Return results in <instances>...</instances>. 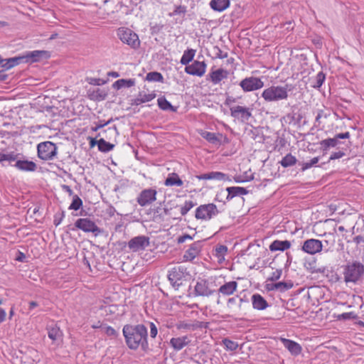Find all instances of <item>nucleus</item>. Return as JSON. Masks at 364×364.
Returning <instances> with one entry per match:
<instances>
[{"label": "nucleus", "mask_w": 364, "mask_h": 364, "mask_svg": "<svg viewBox=\"0 0 364 364\" xmlns=\"http://www.w3.org/2000/svg\"><path fill=\"white\" fill-rule=\"evenodd\" d=\"M122 333L129 349L136 350L140 348L145 353L150 350L148 331L144 324H126L123 326Z\"/></svg>", "instance_id": "f257e3e1"}, {"label": "nucleus", "mask_w": 364, "mask_h": 364, "mask_svg": "<svg viewBox=\"0 0 364 364\" xmlns=\"http://www.w3.org/2000/svg\"><path fill=\"white\" fill-rule=\"evenodd\" d=\"M294 88L291 84H286L284 86L272 85L263 90L262 97L267 102L285 100L289 97L288 92Z\"/></svg>", "instance_id": "f03ea898"}, {"label": "nucleus", "mask_w": 364, "mask_h": 364, "mask_svg": "<svg viewBox=\"0 0 364 364\" xmlns=\"http://www.w3.org/2000/svg\"><path fill=\"white\" fill-rule=\"evenodd\" d=\"M343 274L346 283L356 284L363 278L364 265L358 261L348 262L343 266Z\"/></svg>", "instance_id": "7ed1b4c3"}, {"label": "nucleus", "mask_w": 364, "mask_h": 364, "mask_svg": "<svg viewBox=\"0 0 364 364\" xmlns=\"http://www.w3.org/2000/svg\"><path fill=\"white\" fill-rule=\"evenodd\" d=\"M191 276L187 267L183 265L175 266L168 272V279L171 286L178 290L182 286L183 282Z\"/></svg>", "instance_id": "20e7f679"}, {"label": "nucleus", "mask_w": 364, "mask_h": 364, "mask_svg": "<svg viewBox=\"0 0 364 364\" xmlns=\"http://www.w3.org/2000/svg\"><path fill=\"white\" fill-rule=\"evenodd\" d=\"M119 38L131 48L136 49L139 47L140 41L138 35L127 28H119L117 31Z\"/></svg>", "instance_id": "39448f33"}, {"label": "nucleus", "mask_w": 364, "mask_h": 364, "mask_svg": "<svg viewBox=\"0 0 364 364\" xmlns=\"http://www.w3.org/2000/svg\"><path fill=\"white\" fill-rule=\"evenodd\" d=\"M38 156L44 161L52 160L57 154L56 145L49 141L41 142L37 146Z\"/></svg>", "instance_id": "423d86ee"}, {"label": "nucleus", "mask_w": 364, "mask_h": 364, "mask_svg": "<svg viewBox=\"0 0 364 364\" xmlns=\"http://www.w3.org/2000/svg\"><path fill=\"white\" fill-rule=\"evenodd\" d=\"M70 229L72 230L79 229L85 232H92L95 236H97L102 232L95 223L88 218L77 219L75 223V227Z\"/></svg>", "instance_id": "0eeeda50"}, {"label": "nucleus", "mask_w": 364, "mask_h": 364, "mask_svg": "<svg viewBox=\"0 0 364 364\" xmlns=\"http://www.w3.org/2000/svg\"><path fill=\"white\" fill-rule=\"evenodd\" d=\"M219 210L214 203H208L199 205L195 213V217L198 220H208L217 215Z\"/></svg>", "instance_id": "6e6552de"}, {"label": "nucleus", "mask_w": 364, "mask_h": 364, "mask_svg": "<svg viewBox=\"0 0 364 364\" xmlns=\"http://www.w3.org/2000/svg\"><path fill=\"white\" fill-rule=\"evenodd\" d=\"M252 108L240 105L232 106L230 107V116L240 123H247L249 119L252 117Z\"/></svg>", "instance_id": "1a4fd4ad"}, {"label": "nucleus", "mask_w": 364, "mask_h": 364, "mask_svg": "<svg viewBox=\"0 0 364 364\" xmlns=\"http://www.w3.org/2000/svg\"><path fill=\"white\" fill-rule=\"evenodd\" d=\"M240 86L244 92L257 90L264 87V82L259 77H245L240 82Z\"/></svg>", "instance_id": "9d476101"}, {"label": "nucleus", "mask_w": 364, "mask_h": 364, "mask_svg": "<svg viewBox=\"0 0 364 364\" xmlns=\"http://www.w3.org/2000/svg\"><path fill=\"white\" fill-rule=\"evenodd\" d=\"M157 191L154 188H146L140 192L136 201L141 207L147 206L156 200Z\"/></svg>", "instance_id": "9b49d317"}, {"label": "nucleus", "mask_w": 364, "mask_h": 364, "mask_svg": "<svg viewBox=\"0 0 364 364\" xmlns=\"http://www.w3.org/2000/svg\"><path fill=\"white\" fill-rule=\"evenodd\" d=\"M150 244L149 237L139 235L132 238L128 242V247L132 252H139L145 250Z\"/></svg>", "instance_id": "f8f14e48"}, {"label": "nucleus", "mask_w": 364, "mask_h": 364, "mask_svg": "<svg viewBox=\"0 0 364 364\" xmlns=\"http://www.w3.org/2000/svg\"><path fill=\"white\" fill-rule=\"evenodd\" d=\"M209 287V282L205 279L199 278L194 287V295L196 296H210L214 293Z\"/></svg>", "instance_id": "ddd939ff"}, {"label": "nucleus", "mask_w": 364, "mask_h": 364, "mask_svg": "<svg viewBox=\"0 0 364 364\" xmlns=\"http://www.w3.org/2000/svg\"><path fill=\"white\" fill-rule=\"evenodd\" d=\"M206 67L204 61L194 60L192 64L185 67V72L191 75L202 77L205 73Z\"/></svg>", "instance_id": "4468645a"}, {"label": "nucleus", "mask_w": 364, "mask_h": 364, "mask_svg": "<svg viewBox=\"0 0 364 364\" xmlns=\"http://www.w3.org/2000/svg\"><path fill=\"white\" fill-rule=\"evenodd\" d=\"M322 242L317 239H308L304 242L301 250L309 255H315L322 250Z\"/></svg>", "instance_id": "2eb2a0df"}, {"label": "nucleus", "mask_w": 364, "mask_h": 364, "mask_svg": "<svg viewBox=\"0 0 364 364\" xmlns=\"http://www.w3.org/2000/svg\"><path fill=\"white\" fill-rule=\"evenodd\" d=\"M50 56V53L47 50H33L28 51L25 53L26 63H32L39 62L43 59H48Z\"/></svg>", "instance_id": "dca6fc26"}, {"label": "nucleus", "mask_w": 364, "mask_h": 364, "mask_svg": "<svg viewBox=\"0 0 364 364\" xmlns=\"http://www.w3.org/2000/svg\"><path fill=\"white\" fill-rule=\"evenodd\" d=\"M199 180H217L224 181H231L230 176L220 171H211L209 173L198 175L196 176Z\"/></svg>", "instance_id": "f3484780"}, {"label": "nucleus", "mask_w": 364, "mask_h": 364, "mask_svg": "<svg viewBox=\"0 0 364 364\" xmlns=\"http://www.w3.org/2000/svg\"><path fill=\"white\" fill-rule=\"evenodd\" d=\"M117 134V129L115 126L113 127H108L106 129H102L98 133L95 138H90V146L91 147H94L95 145L98 146L100 139H97V138L101 135L105 136L106 139H110L111 136H116Z\"/></svg>", "instance_id": "a211bd4d"}, {"label": "nucleus", "mask_w": 364, "mask_h": 364, "mask_svg": "<svg viewBox=\"0 0 364 364\" xmlns=\"http://www.w3.org/2000/svg\"><path fill=\"white\" fill-rule=\"evenodd\" d=\"M202 247L201 242L196 241L191 245L189 248L185 252L183 255V259L185 261L193 260L200 252Z\"/></svg>", "instance_id": "6ab92c4d"}, {"label": "nucleus", "mask_w": 364, "mask_h": 364, "mask_svg": "<svg viewBox=\"0 0 364 364\" xmlns=\"http://www.w3.org/2000/svg\"><path fill=\"white\" fill-rule=\"evenodd\" d=\"M48 336L53 343L62 342L63 333L57 324H52L47 326Z\"/></svg>", "instance_id": "aec40b11"}, {"label": "nucleus", "mask_w": 364, "mask_h": 364, "mask_svg": "<svg viewBox=\"0 0 364 364\" xmlns=\"http://www.w3.org/2000/svg\"><path fill=\"white\" fill-rule=\"evenodd\" d=\"M229 72L223 68H219L215 70H211L209 73V77L210 81L214 85L219 84L223 80L226 79L228 77Z\"/></svg>", "instance_id": "412c9836"}, {"label": "nucleus", "mask_w": 364, "mask_h": 364, "mask_svg": "<svg viewBox=\"0 0 364 364\" xmlns=\"http://www.w3.org/2000/svg\"><path fill=\"white\" fill-rule=\"evenodd\" d=\"M191 343V340L187 336L181 337L172 338L170 340V346L176 350L179 351L182 350L185 346H188Z\"/></svg>", "instance_id": "4be33fe9"}, {"label": "nucleus", "mask_w": 364, "mask_h": 364, "mask_svg": "<svg viewBox=\"0 0 364 364\" xmlns=\"http://www.w3.org/2000/svg\"><path fill=\"white\" fill-rule=\"evenodd\" d=\"M17 169L22 171H35L37 168V165L32 161L28 160H17L14 165Z\"/></svg>", "instance_id": "5701e85b"}, {"label": "nucleus", "mask_w": 364, "mask_h": 364, "mask_svg": "<svg viewBox=\"0 0 364 364\" xmlns=\"http://www.w3.org/2000/svg\"><path fill=\"white\" fill-rule=\"evenodd\" d=\"M282 342L291 355H298L301 353V346L298 343L287 338H282Z\"/></svg>", "instance_id": "b1692460"}, {"label": "nucleus", "mask_w": 364, "mask_h": 364, "mask_svg": "<svg viewBox=\"0 0 364 364\" xmlns=\"http://www.w3.org/2000/svg\"><path fill=\"white\" fill-rule=\"evenodd\" d=\"M291 243L289 240H274L269 245V249L271 252L285 251L291 247Z\"/></svg>", "instance_id": "393cba45"}, {"label": "nucleus", "mask_w": 364, "mask_h": 364, "mask_svg": "<svg viewBox=\"0 0 364 364\" xmlns=\"http://www.w3.org/2000/svg\"><path fill=\"white\" fill-rule=\"evenodd\" d=\"M226 191L228 192V196L226 197V200L228 201H230L236 196H245L249 193V191L245 188L240 186L228 187Z\"/></svg>", "instance_id": "a878e982"}, {"label": "nucleus", "mask_w": 364, "mask_h": 364, "mask_svg": "<svg viewBox=\"0 0 364 364\" xmlns=\"http://www.w3.org/2000/svg\"><path fill=\"white\" fill-rule=\"evenodd\" d=\"M252 307L257 310H264L268 307V303L259 294H255L252 296Z\"/></svg>", "instance_id": "bb28decb"}, {"label": "nucleus", "mask_w": 364, "mask_h": 364, "mask_svg": "<svg viewBox=\"0 0 364 364\" xmlns=\"http://www.w3.org/2000/svg\"><path fill=\"white\" fill-rule=\"evenodd\" d=\"M209 6L214 11L223 12L230 6V0H211Z\"/></svg>", "instance_id": "cd10ccee"}, {"label": "nucleus", "mask_w": 364, "mask_h": 364, "mask_svg": "<svg viewBox=\"0 0 364 364\" xmlns=\"http://www.w3.org/2000/svg\"><path fill=\"white\" fill-rule=\"evenodd\" d=\"M237 287V283L235 281H231L220 286L218 291L224 296H230L236 291Z\"/></svg>", "instance_id": "c85d7f7f"}, {"label": "nucleus", "mask_w": 364, "mask_h": 364, "mask_svg": "<svg viewBox=\"0 0 364 364\" xmlns=\"http://www.w3.org/2000/svg\"><path fill=\"white\" fill-rule=\"evenodd\" d=\"M340 141H337L335 137L323 139L319 142L320 149L323 154H326L331 148L336 147Z\"/></svg>", "instance_id": "c756f323"}, {"label": "nucleus", "mask_w": 364, "mask_h": 364, "mask_svg": "<svg viewBox=\"0 0 364 364\" xmlns=\"http://www.w3.org/2000/svg\"><path fill=\"white\" fill-rule=\"evenodd\" d=\"M183 184V181L176 173H169L164 181L166 186H181Z\"/></svg>", "instance_id": "7c9ffc66"}, {"label": "nucleus", "mask_w": 364, "mask_h": 364, "mask_svg": "<svg viewBox=\"0 0 364 364\" xmlns=\"http://www.w3.org/2000/svg\"><path fill=\"white\" fill-rule=\"evenodd\" d=\"M196 205V203L191 200H185L182 204H177L175 208H178L182 216L186 215L188 211Z\"/></svg>", "instance_id": "2f4dec72"}, {"label": "nucleus", "mask_w": 364, "mask_h": 364, "mask_svg": "<svg viewBox=\"0 0 364 364\" xmlns=\"http://www.w3.org/2000/svg\"><path fill=\"white\" fill-rule=\"evenodd\" d=\"M134 84V79H119L113 83L112 87L115 90H120L122 87H131Z\"/></svg>", "instance_id": "473e14b6"}, {"label": "nucleus", "mask_w": 364, "mask_h": 364, "mask_svg": "<svg viewBox=\"0 0 364 364\" xmlns=\"http://www.w3.org/2000/svg\"><path fill=\"white\" fill-rule=\"evenodd\" d=\"M203 137L208 142L213 144H222V140L219 138L218 133H213L210 132H205L202 134Z\"/></svg>", "instance_id": "72a5a7b5"}, {"label": "nucleus", "mask_w": 364, "mask_h": 364, "mask_svg": "<svg viewBox=\"0 0 364 364\" xmlns=\"http://www.w3.org/2000/svg\"><path fill=\"white\" fill-rule=\"evenodd\" d=\"M195 54L196 50L193 49H188L185 50L181 58L180 63L182 65L187 66L188 65H189V63L193 60Z\"/></svg>", "instance_id": "f704fd0d"}, {"label": "nucleus", "mask_w": 364, "mask_h": 364, "mask_svg": "<svg viewBox=\"0 0 364 364\" xmlns=\"http://www.w3.org/2000/svg\"><path fill=\"white\" fill-rule=\"evenodd\" d=\"M108 92L105 89L97 88L90 95V98L97 101H102L107 97Z\"/></svg>", "instance_id": "c9c22d12"}, {"label": "nucleus", "mask_w": 364, "mask_h": 364, "mask_svg": "<svg viewBox=\"0 0 364 364\" xmlns=\"http://www.w3.org/2000/svg\"><path fill=\"white\" fill-rule=\"evenodd\" d=\"M158 105L162 110H171L172 112L176 111V107H174L170 102H168L165 97H161L157 100Z\"/></svg>", "instance_id": "e433bc0d"}, {"label": "nucleus", "mask_w": 364, "mask_h": 364, "mask_svg": "<svg viewBox=\"0 0 364 364\" xmlns=\"http://www.w3.org/2000/svg\"><path fill=\"white\" fill-rule=\"evenodd\" d=\"M105 139L106 138L105 136L100 138V143L98 144V150L103 153H107L112 151L114 147V144L107 141Z\"/></svg>", "instance_id": "4c0bfd02"}, {"label": "nucleus", "mask_w": 364, "mask_h": 364, "mask_svg": "<svg viewBox=\"0 0 364 364\" xmlns=\"http://www.w3.org/2000/svg\"><path fill=\"white\" fill-rule=\"evenodd\" d=\"M296 161L297 159L295 156H292L291 154H288L282 158L279 163L284 168H287L296 164Z\"/></svg>", "instance_id": "58836bf2"}, {"label": "nucleus", "mask_w": 364, "mask_h": 364, "mask_svg": "<svg viewBox=\"0 0 364 364\" xmlns=\"http://www.w3.org/2000/svg\"><path fill=\"white\" fill-rule=\"evenodd\" d=\"M23 63H26L25 54L14 58H7L6 63H9V65L6 68H12L14 66Z\"/></svg>", "instance_id": "ea45409f"}, {"label": "nucleus", "mask_w": 364, "mask_h": 364, "mask_svg": "<svg viewBox=\"0 0 364 364\" xmlns=\"http://www.w3.org/2000/svg\"><path fill=\"white\" fill-rule=\"evenodd\" d=\"M173 7H174L173 11L169 14L170 16H184L186 15V14L187 13V6L185 5L175 4L173 6Z\"/></svg>", "instance_id": "a19ab883"}, {"label": "nucleus", "mask_w": 364, "mask_h": 364, "mask_svg": "<svg viewBox=\"0 0 364 364\" xmlns=\"http://www.w3.org/2000/svg\"><path fill=\"white\" fill-rule=\"evenodd\" d=\"M146 80L149 82H163L164 77L161 73L154 71L146 74Z\"/></svg>", "instance_id": "79ce46f5"}, {"label": "nucleus", "mask_w": 364, "mask_h": 364, "mask_svg": "<svg viewBox=\"0 0 364 364\" xmlns=\"http://www.w3.org/2000/svg\"><path fill=\"white\" fill-rule=\"evenodd\" d=\"M215 257L218 259L219 262H221L222 260H224V256L228 252V247L225 245H217L215 249Z\"/></svg>", "instance_id": "37998d69"}, {"label": "nucleus", "mask_w": 364, "mask_h": 364, "mask_svg": "<svg viewBox=\"0 0 364 364\" xmlns=\"http://www.w3.org/2000/svg\"><path fill=\"white\" fill-rule=\"evenodd\" d=\"M294 286L293 282L291 280L287 282H279L276 283L277 290L280 292H284L290 289H291Z\"/></svg>", "instance_id": "c03bdc74"}, {"label": "nucleus", "mask_w": 364, "mask_h": 364, "mask_svg": "<svg viewBox=\"0 0 364 364\" xmlns=\"http://www.w3.org/2000/svg\"><path fill=\"white\" fill-rule=\"evenodd\" d=\"M206 327V325H205V323L202 321H196L193 323H181L179 328H186V329H196L199 328H203Z\"/></svg>", "instance_id": "a18cd8bd"}, {"label": "nucleus", "mask_w": 364, "mask_h": 364, "mask_svg": "<svg viewBox=\"0 0 364 364\" xmlns=\"http://www.w3.org/2000/svg\"><path fill=\"white\" fill-rule=\"evenodd\" d=\"M82 204H83V203H82V199L77 195H74L73 196L72 203H70V205L69 206V209L77 210L80 208L82 207Z\"/></svg>", "instance_id": "49530a36"}, {"label": "nucleus", "mask_w": 364, "mask_h": 364, "mask_svg": "<svg viewBox=\"0 0 364 364\" xmlns=\"http://www.w3.org/2000/svg\"><path fill=\"white\" fill-rule=\"evenodd\" d=\"M223 343L225 346L227 350L235 351L238 348V343L235 341L230 340L229 338H224L223 340Z\"/></svg>", "instance_id": "de8ad7c7"}, {"label": "nucleus", "mask_w": 364, "mask_h": 364, "mask_svg": "<svg viewBox=\"0 0 364 364\" xmlns=\"http://www.w3.org/2000/svg\"><path fill=\"white\" fill-rule=\"evenodd\" d=\"M325 79L326 75L322 71L319 72L315 77V82L313 85V87L320 88L325 81Z\"/></svg>", "instance_id": "09e8293b"}, {"label": "nucleus", "mask_w": 364, "mask_h": 364, "mask_svg": "<svg viewBox=\"0 0 364 364\" xmlns=\"http://www.w3.org/2000/svg\"><path fill=\"white\" fill-rule=\"evenodd\" d=\"M319 161V157L313 158L309 162L303 163L301 165V171H305L306 170L311 168L313 166L316 164Z\"/></svg>", "instance_id": "8fccbe9b"}, {"label": "nucleus", "mask_w": 364, "mask_h": 364, "mask_svg": "<svg viewBox=\"0 0 364 364\" xmlns=\"http://www.w3.org/2000/svg\"><path fill=\"white\" fill-rule=\"evenodd\" d=\"M112 121V119L111 118L107 122L105 121H99L97 122H95V126L91 127V131L92 132H97L99 129H102L105 126L109 124Z\"/></svg>", "instance_id": "3c124183"}, {"label": "nucleus", "mask_w": 364, "mask_h": 364, "mask_svg": "<svg viewBox=\"0 0 364 364\" xmlns=\"http://www.w3.org/2000/svg\"><path fill=\"white\" fill-rule=\"evenodd\" d=\"M139 95L143 103L150 102L156 97L155 93L146 94L139 92Z\"/></svg>", "instance_id": "603ef678"}, {"label": "nucleus", "mask_w": 364, "mask_h": 364, "mask_svg": "<svg viewBox=\"0 0 364 364\" xmlns=\"http://www.w3.org/2000/svg\"><path fill=\"white\" fill-rule=\"evenodd\" d=\"M103 329H104V331L105 333L108 336H112L114 338H116L118 336V333L117 332V331L112 328V326H107V325H105L103 326Z\"/></svg>", "instance_id": "864d4df0"}, {"label": "nucleus", "mask_w": 364, "mask_h": 364, "mask_svg": "<svg viewBox=\"0 0 364 364\" xmlns=\"http://www.w3.org/2000/svg\"><path fill=\"white\" fill-rule=\"evenodd\" d=\"M282 274V269H278L275 272H273L271 276L267 279L268 281L275 282L280 279Z\"/></svg>", "instance_id": "5fc2aeb1"}, {"label": "nucleus", "mask_w": 364, "mask_h": 364, "mask_svg": "<svg viewBox=\"0 0 364 364\" xmlns=\"http://www.w3.org/2000/svg\"><path fill=\"white\" fill-rule=\"evenodd\" d=\"M64 218H65V212L64 211H62L61 213H55L54 215L53 224L55 226H58L61 223V222L63 221Z\"/></svg>", "instance_id": "6e6d98bb"}, {"label": "nucleus", "mask_w": 364, "mask_h": 364, "mask_svg": "<svg viewBox=\"0 0 364 364\" xmlns=\"http://www.w3.org/2000/svg\"><path fill=\"white\" fill-rule=\"evenodd\" d=\"M338 318L339 319H343V320L355 319L357 318V315L354 312L350 311V312L343 313L341 315H339L338 316Z\"/></svg>", "instance_id": "4d7b16f0"}, {"label": "nucleus", "mask_w": 364, "mask_h": 364, "mask_svg": "<svg viewBox=\"0 0 364 364\" xmlns=\"http://www.w3.org/2000/svg\"><path fill=\"white\" fill-rule=\"evenodd\" d=\"M346 156V153L343 150H339L338 151L333 152L330 157L329 161H333L336 159H339Z\"/></svg>", "instance_id": "13d9d810"}, {"label": "nucleus", "mask_w": 364, "mask_h": 364, "mask_svg": "<svg viewBox=\"0 0 364 364\" xmlns=\"http://www.w3.org/2000/svg\"><path fill=\"white\" fill-rule=\"evenodd\" d=\"M150 327V337L151 338H155L158 333V328L156 324L153 322L149 323Z\"/></svg>", "instance_id": "bf43d9fd"}, {"label": "nucleus", "mask_w": 364, "mask_h": 364, "mask_svg": "<svg viewBox=\"0 0 364 364\" xmlns=\"http://www.w3.org/2000/svg\"><path fill=\"white\" fill-rule=\"evenodd\" d=\"M88 82L93 85H102L106 83V80L101 78H90Z\"/></svg>", "instance_id": "052dcab7"}, {"label": "nucleus", "mask_w": 364, "mask_h": 364, "mask_svg": "<svg viewBox=\"0 0 364 364\" xmlns=\"http://www.w3.org/2000/svg\"><path fill=\"white\" fill-rule=\"evenodd\" d=\"M321 117L326 118L327 114L324 113L323 109H318L317 114H316V119H315V123H317L318 125H319L321 124L320 119Z\"/></svg>", "instance_id": "680f3d73"}, {"label": "nucleus", "mask_w": 364, "mask_h": 364, "mask_svg": "<svg viewBox=\"0 0 364 364\" xmlns=\"http://www.w3.org/2000/svg\"><path fill=\"white\" fill-rule=\"evenodd\" d=\"M350 136V134L348 132H343V133H339L336 134L334 137L336 139L337 141H339V139H349Z\"/></svg>", "instance_id": "e2e57ef3"}, {"label": "nucleus", "mask_w": 364, "mask_h": 364, "mask_svg": "<svg viewBox=\"0 0 364 364\" xmlns=\"http://www.w3.org/2000/svg\"><path fill=\"white\" fill-rule=\"evenodd\" d=\"M215 49L217 50V53H216V56L217 58H220V59H224V58H228V53L227 52H223L222 51L219 47L216 46L215 47Z\"/></svg>", "instance_id": "0e129e2a"}, {"label": "nucleus", "mask_w": 364, "mask_h": 364, "mask_svg": "<svg viewBox=\"0 0 364 364\" xmlns=\"http://www.w3.org/2000/svg\"><path fill=\"white\" fill-rule=\"evenodd\" d=\"M3 159H4V161H17V155H14L13 154H3Z\"/></svg>", "instance_id": "69168bd1"}, {"label": "nucleus", "mask_w": 364, "mask_h": 364, "mask_svg": "<svg viewBox=\"0 0 364 364\" xmlns=\"http://www.w3.org/2000/svg\"><path fill=\"white\" fill-rule=\"evenodd\" d=\"M193 237L188 234L183 235L178 237L177 242L178 244L183 243L186 240H192Z\"/></svg>", "instance_id": "338daca9"}, {"label": "nucleus", "mask_w": 364, "mask_h": 364, "mask_svg": "<svg viewBox=\"0 0 364 364\" xmlns=\"http://www.w3.org/2000/svg\"><path fill=\"white\" fill-rule=\"evenodd\" d=\"M253 179H254L253 175H251L250 178H242L241 176H236L234 178V180L236 183L247 182V181H252Z\"/></svg>", "instance_id": "774afa93"}]
</instances>
